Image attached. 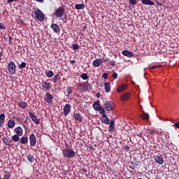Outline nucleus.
<instances>
[{
  "instance_id": "f257e3e1",
  "label": "nucleus",
  "mask_w": 179,
  "mask_h": 179,
  "mask_svg": "<svg viewBox=\"0 0 179 179\" xmlns=\"http://www.w3.org/2000/svg\"><path fill=\"white\" fill-rule=\"evenodd\" d=\"M32 17L36 20H38L40 22L45 20L44 13L39 8H36V11H33Z\"/></svg>"
},
{
  "instance_id": "f03ea898",
  "label": "nucleus",
  "mask_w": 179,
  "mask_h": 179,
  "mask_svg": "<svg viewBox=\"0 0 179 179\" xmlns=\"http://www.w3.org/2000/svg\"><path fill=\"white\" fill-rule=\"evenodd\" d=\"M63 155L64 157L71 159L73 157H76V152H74L73 149L64 148L63 150Z\"/></svg>"
},
{
  "instance_id": "7ed1b4c3",
  "label": "nucleus",
  "mask_w": 179,
  "mask_h": 179,
  "mask_svg": "<svg viewBox=\"0 0 179 179\" xmlns=\"http://www.w3.org/2000/svg\"><path fill=\"white\" fill-rule=\"evenodd\" d=\"M65 8L61 6L56 9L55 12H54V15H55L56 18H61L65 15Z\"/></svg>"
},
{
  "instance_id": "20e7f679",
  "label": "nucleus",
  "mask_w": 179,
  "mask_h": 179,
  "mask_svg": "<svg viewBox=\"0 0 179 179\" xmlns=\"http://www.w3.org/2000/svg\"><path fill=\"white\" fill-rule=\"evenodd\" d=\"M16 64L13 62H9V64H8L7 69L8 72H9L10 74L14 75L16 73Z\"/></svg>"
},
{
  "instance_id": "39448f33",
  "label": "nucleus",
  "mask_w": 179,
  "mask_h": 179,
  "mask_svg": "<svg viewBox=\"0 0 179 179\" xmlns=\"http://www.w3.org/2000/svg\"><path fill=\"white\" fill-rule=\"evenodd\" d=\"M106 110L112 111L115 108V105L113 102L108 101L104 104Z\"/></svg>"
},
{
  "instance_id": "423d86ee",
  "label": "nucleus",
  "mask_w": 179,
  "mask_h": 179,
  "mask_svg": "<svg viewBox=\"0 0 179 179\" xmlns=\"http://www.w3.org/2000/svg\"><path fill=\"white\" fill-rule=\"evenodd\" d=\"M3 143H4L7 146H13V141L10 139L8 136H3L2 137Z\"/></svg>"
},
{
  "instance_id": "0eeeda50",
  "label": "nucleus",
  "mask_w": 179,
  "mask_h": 179,
  "mask_svg": "<svg viewBox=\"0 0 179 179\" xmlns=\"http://www.w3.org/2000/svg\"><path fill=\"white\" fill-rule=\"evenodd\" d=\"M128 85L126 83L121 84L116 89V92L118 93L123 92L127 90Z\"/></svg>"
},
{
  "instance_id": "6e6552de",
  "label": "nucleus",
  "mask_w": 179,
  "mask_h": 179,
  "mask_svg": "<svg viewBox=\"0 0 179 179\" xmlns=\"http://www.w3.org/2000/svg\"><path fill=\"white\" fill-rule=\"evenodd\" d=\"M131 94L129 92H124L121 95V101H127L130 99Z\"/></svg>"
},
{
  "instance_id": "1a4fd4ad",
  "label": "nucleus",
  "mask_w": 179,
  "mask_h": 179,
  "mask_svg": "<svg viewBox=\"0 0 179 179\" xmlns=\"http://www.w3.org/2000/svg\"><path fill=\"white\" fill-rule=\"evenodd\" d=\"M29 116L31 120H32L33 122L35 123L36 125L40 124V120L37 118V116L34 115V113L30 112Z\"/></svg>"
},
{
  "instance_id": "9d476101",
  "label": "nucleus",
  "mask_w": 179,
  "mask_h": 179,
  "mask_svg": "<svg viewBox=\"0 0 179 179\" xmlns=\"http://www.w3.org/2000/svg\"><path fill=\"white\" fill-rule=\"evenodd\" d=\"M41 87L43 88V91L48 92L51 88L50 83H48L47 81H43V84L41 85Z\"/></svg>"
},
{
  "instance_id": "9b49d317",
  "label": "nucleus",
  "mask_w": 179,
  "mask_h": 179,
  "mask_svg": "<svg viewBox=\"0 0 179 179\" xmlns=\"http://www.w3.org/2000/svg\"><path fill=\"white\" fill-rule=\"evenodd\" d=\"M155 162L159 165H163L164 160L162 156H154Z\"/></svg>"
},
{
  "instance_id": "f8f14e48",
  "label": "nucleus",
  "mask_w": 179,
  "mask_h": 179,
  "mask_svg": "<svg viewBox=\"0 0 179 179\" xmlns=\"http://www.w3.org/2000/svg\"><path fill=\"white\" fill-rule=\"evenodd\" d=\"M71 106L69 103L64 105V109H63V114L64 116H67L68 114L71 112Z\"/></svg>"
},
{
  "instance_id": "ddd939ff",
  "label": "nucleus",
  "mask_w": 179,
  "mask_h": 179,
  "mask_svg": "<svg viewBox=\"0 0 179 179\" xmlns=\"http://www.w3.org/2000/svg\"><path fill=\"white\" fill-rule=\"evenodd\" d=\"M101 122H102V124H105L106 125H109L110 122H111V120H110L109 117H108L107 115H101Z\"/></svg>"
},
{
  "instance_id": "4468645a",
  "label": "nucleus",
  "mask_w": 179,
  "mask_h": 179,
  "mask_svg": "<svg viewBox=\"0 0 179 179\" xmlns=\"http://www.w3.org/2000/svg\"><path fill=\"white\" fill-rule=\"evenodd\" d=\"M103 64V60L101 59H96L92 62V66L95 68H99Z\"/></svg>"
},
{
  "instance_id": "2eb2a0df",
  "label": "nucleus",
  "mask_w": 179,
  "mask_h": 179,
  "mask_svg": "<svg viewBox=\"0 0 179 179\" xmlns=\"http://www.w3.org/2000/svg\"><path fill=\"white\" fill-rule=\"evenodd\" d=\"M30 145L31 146H35L37 141L36 140V136L34 134H31L29 136Z\"/></svg>"
},
{
  "instance_id": "dca6fc26",
  "label": "nucleus",
  "mask_w": 179,
  "mask_h": 179,
  "mask_svg": "<svg viewBox=\"0 0 179 179\" xmlns=\"http://www.w3.org/2000/svg\"><path fill=\"white\" fill-rule=\"evenodd\" d=\"M50 28L52 29V30H53L54 32H55L56 34H59L60 33V27H59V25L57 24H52L50 25Z\"/></svg>"
},
{
  "instance_id": "f3484780",
  "label": "nucleus",
  "mask_w": 179,
  "mask_h": 179,
  "mask_svg": "<svg viewBox=\"0 0 179 179\" xmlns=\"http://www.w3.org/2000/svg\"><path fill=\"white\" fill-rule=\"evenodd\" d=\"M6 123V115L4 113L0 114V128H3Z\"/></svg>"
},
{
  "instance_id": "a211bd4d",
  "label": "nucleus",
  "mask_w": 179,
  "mask_h": 179,
  "mask_svg": "<svg viewBox=\"0 0 179 179\" xmlns=\"http://www.w3.org/2000/svg\"><path fill=\"white\" fill-rule=\"evenodd\" d=\"M14 132L15 133V135L22 136L24 130L20 126H18L15 128Z\"/></svg>"
},
{
  "instance_id": "6ab92c4d",
  "label": "nucleus",
  "mask_w": 179,
  "mask_h": 179,
  "mask_svg": "<svg viewBox=\"0 0 179 179\" xmlns=\"http://www.w3.org/2000/svg\"><path fill=\"white\" fill-rule=\"evenodd\" d=\"M122 54L123 55V56H126L129 58H132L134 56L133 52H131L130 50H122Z\"/></svg>"
},
{
  "instance_id": "aec40b11",
  "label": "nucleus",
  "mask_w": 179,
  "mask_h": 179,
  "mask_svg": "<svg viewBox=\"0 0 179 179\" xmlns=\"http://www.w3.org/2000/svg\"><path fill=\"white\" fill-rule=\"evenodd\" d=\"M109 128H108V130L109 131V132H113L115 131V120H110V123H109Z\"/></svg>"
},
{
  "instance_id": "412c9836",
  "label": "nucleus",
  "mask_w": 179,
  "mask_h": 179,
  "mask_svg": "<svg viewBox=\"0 0 179 179\" xmlns=\"http://www.w3.org/2000/svg\"><path fill=\"white\" fill-rule=\"evenodd\" d=\"M53 96L50 93L45 94V101L46 103H50L52 102Z\"/></svg>"
},
{
  "instance_id": "4be33fe9",
  "label": "nucleus",
  "mask_w": 179,
  "mask_h": 179,
  "mask_svg": "<svg viewBox=\"0 0 179 179\" xmlns=\"http://www.w3.org/2000/svg\"><path fill=\"white\" fill-rule=\"evenodd\" d=\"M73 118L75 119V120L78 121V122H82V120H83L80 113H76V112H74V113H73Z\"/></svg>"
},
{
  "instance_id": "5701e85b",
  "label": "nucleus",
  "mask_w": 179,
  "mask_h": 179,
  "mask_svg": "<svg viewBox=\"0 0 179 179\" xmlns=\"http://www.w3.org/2000/svg\"><path fill=\"white\" fill-rule=\"evenodd\" d=\"M141 3L145 6H155V3H154L151 0H141Z\"/></svg>"
},
{
  "instance_id": "b1692460",
  "label": "nucleus",
  "mask_w": 179,
  "mask_h": 179,
  "mask_svg": "<svg viewBox=\"0 0 179 179\" xmlns=\"http://www.w3.org/2000/svg\"><path fill=\"white\" fill-rule=\"evenodd\" d=\"M16 124L15 123V120H9L7 123L8 128L9 129H13L15 127V125Z\"/></svg>"
},
{
  "instance_id": "393cba45",
  "label": "nucleus",
  "mask_w": 179,
  "mask_h": 179,
  "mask_svg": "<svg viewBox=\"0 0 179 179\" xmlns=\"http://www.w3.org/2000/svg\"><path fill=\"white\" fill-rule=\"evenodd\" d=\"M104 88L106 92H109L111 90V83H104Z\"/></svg>"
},
{
  "instance_id": "a878e982",
  "label": "nucleus",
  "mask_w": 179,
  "mask_h": 179,
  "mask_svg": "<svg viewBox=\"0 0 179 179\" xmlns=\"http://www.w3.org/2000/svg\"><path fill=\"white\" fill-rule=\"evenodd\" d=\"M99 103H100V101H97L94 102V105H93L94 110H96V111H99V110H100L101 108H103L100 106Z\"/></svg>"
},
{
  "instance_id": "bb28decb",
  "label": "nucleus",
  "mask_w": 179,
  "mask_h": 179,
  "mask_svg": "<svg viewBox=\"0 0 179 179\" xmlns=\"http://www.w3.org/2000/svg\"><path fill=\"white\" fill-rule=\"evenodd\" d=\"M27 103L24 101H20L17 102L18 107H20V108L25 109L27 107Z\"/></svg>"
},
{
  "instance_id": "cd10ccee",
  "label": "nucleus",
  "mask_w": 179,
  "mask_h": 179,
  "mask_svg": "<svg viewBox=\"0 0 179 179\" xmlns=\"http://www.w3.org/2000/svg\"><path fill=\"white\" fill-rule=\"evenodd\" d=\"M19 141L20 143H22L23 145H25L27 143H29V138L23 136L20 138Z\"/></svg>"
},
{
  "instance_id": "c85d7f7f",
  "label": "nucleus",
  "mask_w": 179,
  "mask_h": 179,
  "mask_svg": "<svg viewBox=\"0 0 179 179\" xmlns=\"http://www.w3.org/2000/svg\"><path fill=\"white\" fill-rule=\"evenodd\" d=\"M22 136V135L15 134L14 136H12V141L15 143L19 142V141L20 140V137Z\"/></svg>"
},
{
  "instance_id": "c756f323",
  "label": "nucleus",
  "mask_w": 179,
  "mask_h": 179,
  "mask_svg": "<svg viewBox=\"0 0 179 179\" xmlns=\"http://www.w3.org/2000/svg\"><path fill=\"white\" fill-rule=\"evenodd\" d=\"M45 76L48 77V78H52L55 73H53V71L50 70H48L45 73Z\"/></svg>"
},
{
  "instance_id": "7c9ffc66",
  "label": "nucleus",
  "mask_w": 179,
  "mask_h": 179,
  "mask_svg": "<svg viewBox=\"0 0 179 179\" xmlns=\"http://www.w3.org/2000/svg\"><path fill=\"white\" fill-rule=\"evenodd\" d=\"M143 114L141 115V118H143V120H145L146 121L149 120V115L148 113H145V111H143Z\"/></svg>"
},
{
  "instance_id": "2f4dec72",
  "label": "nucleus",
  "mask_w": 179,
  "mask_h": 179,
  "mask_svg": "<svg viewBox=\"0 0 179 179\" xmlns=\"http://www.w3.org/2000/svg\"><path fill=\"white\" fill-rule=\"evenodd\" d=\"M27 160L28 162H29L30 163H34L35 162V157L34 156H33L32 155H29L27 156Z\"/></svg>"
},
{
  "instance_id": "473e14b6",
  "label": "nucleus",
  "mask_w": 179,
  "mask_h": 179,
  "mask_svg": "<svg viewBox=\"0 0 179 179\" xmlns=\"http://www.w3.org/2000/svg\"><path fill=\"white\" fill-rule=\"evenodd\" d=\"M136 166H137V164H134L133 162H131L130 163H129V168H130L133 171L135 170Z\"/></svg>"
},
{
  "instance_id": "72a5a7b5",
  "label": "nucleus",
  "mask_w": 179,
  "mask_h": 179,
  "mask_svg": "<svg viewBox=\"0 0 179 179\" xmlns=\"http://www.w3.org/2000/svg\"><path fill=\"white\" fill-rule=\"evenodd\" d=\"M75 9H77V10L85 9V4L83 3L76 4L75 5Z\"/></svg>"
},
{
  "instance_id": "f704fd0d",
  "label": "nucleus",
  "mask_w": 179,
  "mask_h": 179,
  "mask_svg": "<svg viewBox=\"0 0 179 179\" xmlns=\"http://www.w3.org/2000/svg\"><path fill=\"white\" fill-rule=\"evenodd\" d=\"M4 179H10L11 178V174L9 171H5L4 172Z\"/></svg>"
},
{
  "instance_id": "c9c22d12",
  "label": "nucleus",
  "mask_w": 179,
  "mask_h": 179,
  "mask_svg": "<svg viewBox=\"0 0 179 179\" xmlns=\"http://www.w3.org/2000/svg\"><path fill=\"white\" fill-rule=\"evenodd\" d=\"M26 67H27V63L25 62H22V64L18 65V69H25Z\"/></svg>"
},
{
  "instance_id": "e433bc0d",
  "label": "nucleus",
  "mask_w": 179,
  "mask_h": 179,
  "mask_svg": "<svg viewBox=\"0 0 179 179\" xmlns=\"http://www.w3.org/2000/svg\"><path fill=\"white\" fill-rule=\"evenodd\" d=\"M59 78V74L57 73L55 76H54L53 78L52 79V81L54 84H56L57 83V79Z\"/></svg>"
},
{
  "instance_id": "4c0bfd02",
  "label": "nucleus",
  "mask_w": 179,
  "mask_h": 179,
  "mask_svg": "<svg viewBox=\"0 0 179 179\" xmlns=\"http://www.w3.org/2000/svg\"><path fill=\"white\" fill-rule=\"evenodd\" d=\"M79 86L81 87V90H82L83 92H87V91H88V89L86 87L85 84H84V85L80 84Z\"/></svg>"
},
{
  "instance_id": "58836bf2",
  "label": "nucleus",
  "mask_w": 179,
  "mask_h": 179,
  "mask_svg": "<svg viewBox=\"0 0 179 179\" xmlns=\"http://www.w3.org/2000/svg\"><path fill=\"white\" fill-rule=\"evenodd\" d=\"M81 78L83 79V80H88L89 77L87 73H82Z\"/></svg>"
},
{
  "instance_id": "ea45409f",
  "label": "nucleus",
  "mask_w": 179,
  "mask_h": 179,
  "mask_svg": "<svg viewBox=\"0 0 179 179\" xmlns=\"http://www.w3.org/2000/svg\"><path fill=\"white\" fill-rule=\"evenodd\" d=\"M99 113L101 114V116H106V114L105 113V110L103 109V108H100V110H99Z\"/></svg>"
},
{
  "instance_id": "a19ab883",
  "label": "nucleus",
  "mask_w": 179,
  "mask_h": 179,
  "mask_svg": "<svg viewBox=\"0 0 179 179\" xmlns=\"http://www.w3.org/2000/svg\"><path fill=\"white\" fill-rule=\"evenodd\" d=\"M129 3H130L131 6H136V5H137V1L136 0H129Z\"/></svg>"
},
{
  "instance_id": "79ce46f5",
  "label": "nucleus",
  "mask_w": 179,
  "mask_h": 179,
  "mask_svg": "<svg viewBox=\"0 0 179 179\" xmlns=\"http://www.w3.org/2000/svg\"><path fill=\"white\" fill-rule=\"evenodd\" d=\"M72 48L73 50H78L80 48V46L78 44H73L72 45Z\"/></svg>"
},
{
  "instance_id": "37998d69",
  "label": "nucleus",
  "mask_w": 179,
  "mask_h": 179,
  "mask_svg": "<svg viewBox=\"0 0 179 179\" xmlns=\"http://www.w3.org/2000/svg\"><path fill=\"white\" fill-rule=\"evenodd\" d=\"M0 30H6V25L2 22H0Z\"/></svg>"
},
{
  "instance_id": "c03bdc74",
  "label": "nucleus",
  "mask_w": 179,
  "mask_h": 179,
  "mask_svg": "<svg viewBox=\"0 0 179 179\" xmlns=\"http://www.w3.org/2000/svg\"><path fill=\"white\" fill-rule=\"evenodd\" d=\"M85 87H87V91H92V87L91 84H85Z\"/></svg>"
},
{
  "instance_id": "a18cd8bd",
  "label": "nucleus",
  "mask_w": 179,
  "mask_h": 179,
  "mask_svg": "<svg viewBox=\"0 0 179 179\" xmlns=\"http://www.w3.org/2000/svg\"><path fill=\"white\" fill-rule=\"evenodd\" d=\"M67 94H73V90L71 89V87H69L66 89Z\"/></svg>"
},
{
  "instance_id": "49530a36",
  "label": "nucleus",
  "mask_w": 179,
  "mask_h": 179,
  "mask_svg": "<svg viewBox=\"0 0 179 179\" xmlns=\"http://www.w3.org/2000/svg\"><path fill=\"white\" fill-rule=\"evenodd\" d=\"M66 17H67V15H65L64 17H59V18H60V20H61L62 21H63V22H64V24H66V20H67Z\"/></svg>"
},
{
  "instance_id": "de8ad7c7",
  "label": "nucleus",
  "mask_w": 179,
  "mask_h": 179,
  "mask_svg": "<svg viewBox=\"0 0 179 179\" xmlns=\"http://www.w3.org/2000/svg\"><path fill=\"white\" fill-rule=\"evenodd\" d=\"M173 127L179 129V122H176L174 123V124L172 125Z\"/></svg>"
},
{
  "instance_id": "09e8293b",
  "label": "nucleus",
  "mask_w": 179,
  "mask_h": 179,
  "mask_svg": "<svg viewBox=\"0 0 179 179\" xmlns=\"http://www.w3.org/2000/svg\"><path fill=\"white\" fill-rule=\"evenodd\" d=\"M160 67H161V66L154 65V66H152L151 67H150V69H158Z\"/></svg>"
},
{
  "instance_id": "8fccbe9b",
  "label": "nucleus",
  "mask_w": 179,
  "mask_h": 179,
  "mask_svg": "<svg viewBox=\"0 0 179 179\" xmlns=\"http://www.w3.org/2000/svg\"><path fill=\"white\" fill-rule=\"evenodd\" d=\"M108 74L107 73H104L102 75V78H104L105 80L108 79Z\"/></svg>"
},
{
  "instance_id": "3c124183",
  "label": "nucleus",
  "mask_w": 179,
  "mask_h": 179,
  "mask_svg": "<svg viewBox=\"0 0 179 179\" xmlns=\"http://www.w3.org/2000/svg\"><path fill=\"white\" fill-rule=\"evenodd\" d=\"M83 173L85 175V177H88V175L86 173H87V169L85 168H83L82 170Z\"/></svg>"
},
{
  "instance_id": "603ef678",
  "label": "nucleus",
  "mask_w": 179,
  "mask_h": 179,
  "mask_svg": "<svg viewBox=\"0 0 179 179\" xmlns=\"http://www.w3.org/2000/svg\"><path fill=\"white\" fill-rule=\"evenodd\" d=\"M113 79H117V73H113L112 75Z\"/></svg>"
},
{
  "instance_id": "864d4df0",
  "label": "nucleus",
  "mask_w": 179,
  "mask_h": 179,
  "mask_svg": "<svg viewBox=\"0 0 179 179\" xmlns=\"http://www.w3.org/2000/svg\"><path fill=\"white\" fill-rule=\"evenodd\" d=\"M12 36H9V40L8 41V42H9V45H11L13 43V41H12Z\"/></svg>"
},
{
  "instance_id": "5fc2aeb1",
  "label": "nucleus",
  "mask_w": 179,
  "mask_h": 179,
  "mask_svg": "<svg viewBox=\"0 0 179 179\" xmlns=\"http://www.w3.org/2000/svg\"><path fill=\"white\" fill-rule=\"evenodd\" d=\"M110 66H115V60L110 61Z\"/></svg>"
},
{
  "instance_id": "6e6d98bb",
  "label": "nucleus",
  "mask_w": 179,
  "mask_h": 179,
  "mask_svg": "<svg viewBox=\"0 0 179 179\" xmlns=\"http://www.w3.org/2000/svg\"><path fill=\"white\" fill-rule=\"evenodd\" d=\"M156 4H157V6H163V3H162V2H159V1H156Z\"/></svg>"
},
{
  "instance_id": "4d7b16f0",
  "label": "nucleus",
  "mask_w": 179,
  "mask_h": 179,
  "mask_svg": "<svg viewBox=\"0 0 179 179\" xmlns=\"http://www.w3.org/2000/svg\"><path fill=\"white\" fill-rule=\"evenodd\" d=\"M7 1H8V3H9L17 1V0H7Z\"/></svg>"
},
{
  "instance_id": "13d9d810",
  "label": "nucleus",
  "mask_w": 179,
  "mask_h": 179,
  "mask_svg": "<svg viewBox=\"0 0 179 179\" xmlns=\"http://www.w3.org/2000/svg\"><path fill=\"white\" fill-rule=\"evenodd\" d=\"M110 61V59H104L102 60L103 62H108Z\"/></svg>"
},
{
  "instance_id": "bf43d9fd",
  "label": "nucleus",
  "mask_w": 179,
  "mask_h": 179,
  "mask_svg": "<svg viewBox=\"0 0 179 179\" xmlns=\"http://www.w3.org/2000/svg\"><path fill=\"white\" fill-rule=\"evenodd\" d=\"M3 56V55L2 54V50L0 51V59H1V57Z\"/></svg>"
},
{
  "instance_id": "052dcab7",
  "label": "nucleus",
  "mask_w": 179,
  "mask_h": 179,
  "mask_svg": "<svg viewBox=\"0 0 179 179\" xmlns=\"http://www.w3.org/2000/svg\"><path fill=\"white\" fill-rule=\"evenodd\" d=\"M155 133V131H150V134H151V135H153Z\"/></svg>"
},
{
  "instance_id": "680f3d73",
  "label": "nucleus",
  "mask_w": 179,
  "mask_h": 179,
  "mask_svg": "<svg viewBox=\"0 0 179 179\" xmlns=\"http://www.w3.org/2000/svg\"><path fill=\"white\" fill-rule=\"evenodd\" d=\"M71 64H76V60H71Z\"/></svg>"
},
{
  "instance_id": "e2e57ef3",
  "label": "nucleus",
  "mask_w": 179,
  "mask_h": 179,
  "mask_svg": "<svg viewBox=\"0 0 179 179\" xmlns=\"http://www.w3.org/2000/svg\"><path fill=\"white\" fill-rule=\"evenodd\" d=\"M165 138H166V139H169V136H168L167 134H165Z\"/></svg>"
},
{
  "instance_id": "0e129e2a",
  "label": "nucleus",
  "mask_w": 179,
  "mask_h": 179,
  "mask_svg": "<svg viewBox=\"0 0 179 179\" xmlns=\"http://www.w3.org/2000/svg\"><path fill=\"white\" fill-rule=\"evenodd\" d=\"M162 145H164L165 146H166L167 143L166 142H163Z\"/></svg>"
},
{
  "instance_id": "69168bd1",
  "label": "nucleus",
  "mask_w": 179,
  "mask_h": 179,
  "mask_svg": "<svg viewBox=\"0 0 179 179\" xmlns=\"http://www.w3.org/2000/svg\"><path fill=\"white\" fill-rule=\"evenodd\" d=\"M138 136L141 138V137L143 136V135L141 134H138Z\"/></svg>"
},
{
  "instance_id": "338daca9",
  "label": "nucleus",
  "mask_w": 179,
  "mask_h": 179,
  "mask_svg": "<svg viewBox=\"0 0 179 179\" xmlns=\"http://www.w3.org/2000/svg\"><path fill=\"white\" fill-rule=\"evenodd\" d=\"M94 148L92 146L90 147V150H92Z\"/></svg>"
},
{
  "instance_id": "774afa93",
  "label": "nucleus",
  "mask_w": 179,
  "mask_h": 179,
  "mask_svg": "<svg viewBox=\"0 0 179 179\" xmlns=\"http://www.w3.org/2000/svg\"><path fill=\"white\" fill-rule=\"evenodd\" d=\"M138 179H143V178H138Z\"/></svg>"
}]
</instances>
